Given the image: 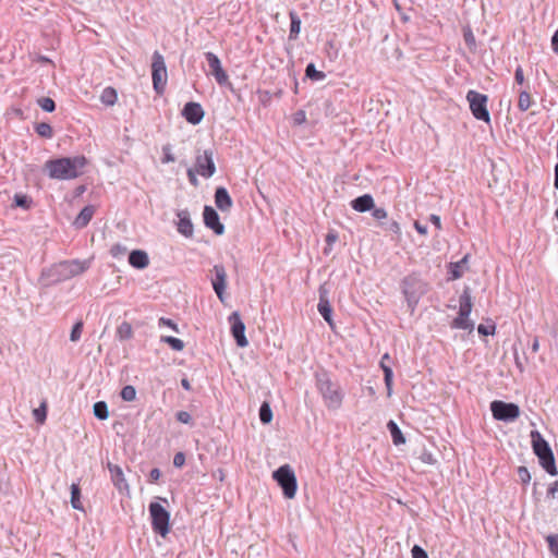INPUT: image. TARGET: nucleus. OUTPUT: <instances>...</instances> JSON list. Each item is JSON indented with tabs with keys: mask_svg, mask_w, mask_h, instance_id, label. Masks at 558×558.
<instances>
[{
	"mask_svg": "<svg viewBox=\"0 0 558 558\" xmlns=\"http://www.w3.org/2000/svg\"><path fill=\"white\" fill-rule=\"evenodd\" d=\"M87 159L84 156L61 157L46 161L45 169L54 180H73L83 174Z\"/></svg>",
	"mask_w": 558,
	"mask_h": 558,
	"instance_id": "1",
	"label": "nucleus"
},
{
	"mask_svg": "<svg viewBox=\"0 0 558 558\" xmlns=\"http://www.w3.org/2000/svg\"><path fill=\"white\" fill-rule=\"evenodd\" d=\"M90 266L89 260H63L44 269L40 280L45 286H52L83 274Z\"/></svg>",
	"mask_w": 558,
	"mask_h": 558,
	"instance_id": "2",
	"label": "nucleus"
},
{
	"mask_svg": "<svg viewBox=\"0 0 558 558\" xmlns=\"http://www.w3.org/2000/svg\"><path fill=\"white\" fill-rule=\"evenodd\" d=\"M316 387L328 409L337 410L341 407L343 392L337 383H333L327 373L316 374Z\"/></svg>",
	"mask_w": 558,
	"mask_h": 558,
	"instance_id": "3",
	"label": "nucleus"
},
{
	"mask_svg": "<svg viewBox=\"0 0 558 558\" xmlns=\"http://www.w3.org/2000/svg\"><path fill=\"white\" fill-rule=\"evenodd\" d=\"M531 442L533 451L538 458L539 464L546 470L547 473L550 475H556L557 468L555 458L548 442L536 430L531 432Z\"/></svg>",
	"mask_w": 558,
	"mask_h": 558,
	"instance_id": "4",
	"label": "nucleus"
},
{
	"mask_svg": "<svg viewBox=\"0 0 558 558\" xmlns=\"http://www.w3.org/2000/svg\"><path fill=\"white\" fill-rule=\"evenodd\" d=\"M402 292L407 299L408 306L414 311L420 298L426 292L425 283L415 275L407 276L401 283Z\"/></svg>",
	"mask_w": 558,
	"mask_h": 558,
	"instance_id": "5",
	"label": "nucleus"
},
{
	"mask_svg": "<svg viewBox=\"0 0 558 558\" xmlns=\"http://www.w3.org/2000/svg\"><path fill=\"white\" fill-rule=\"evenodd\" d=\"M272 477L278 483V485L281 487L283 496L286 498L292 499L295 497L298 482H296L294 471L292 470V468L289 464L279 466L272 473Z\"/></svg>",
	"mask_w": 558,
	"mask_h": 558,
	"instance_id": "6",
	"label": "nucleus"
},
{
	"mask_svg": "<svg viewBox=\"0 0 558 558\" xmlns=\"http://www.w3.org/2000/svg\"><path fill=\"white\" fill-rule=\"evenodd\" d=\"M151 78L154 90L158 95H162L166 89L168 73L165 59L158 51L153 54Z\"/></svg>",
	"mask_w": 558,
	"mask_h": 558,
	"instance_id": "7",
	"label": "nucleus"
},
{
	"mask_svg": "<svg viewBox=\"0 0 558 558\" xmlns=\"http://www.w3.org/2000/svg\"><path fill=\"white\" fill-rule=\"evenodd\" d=\"M149 514L154 532L165 537L169 533L170 513L159 502H150Z\"/></svg>",
	"mask_w": 558,
	"mask_h": 558,
	"instance_id": "8",
	"label": "nucleus"
},
{
	"mask_svg": "<svg viewBox=\"0 0 558 558\" xmlns=\"http://www.w3.org/2000/svg\"><path fill=\"white\" fill-rule=\"evenodd\" d=\"M466 100L470 105V110L475 119L489 122L490 117L487 110L488 97L485 94L476 90H469L466 94Z\"/></svg>",
	"mask_w": 558,
	"mask_h": 558,
	"instance_id": "9",
	"label": "nucleus"
},
{
	"mask_svg": "<svg viewBox=\"0 0 558 558\" xmlns=\"http://www.w3.org/2000/svg\"><path fill=\"white\" fill-rule=\"evenodd\" d=\"M490 411L495 420L502 422H513L520 416L519 405L500 400L490 403Z\"/></svg>",
	"mask_w": 558,
	"mask_h": 558,
	"instance_id": "10",
	"label": "nucleus"
},
{
	"mask_svg": "<svg viewBox=\"0 0 558 558\" xmlns=\"http://www.w3.org/2000/svg\"><path fill=\"white\" fill-rule=\"evenodd\" d=\"M196 172L205 179L213 177L216 172L214 162V154L206 149L203 154H198L195 158Z\"/></svg>",
	"mask_w": 558,
	"mask_h": 558,
	"instance_id": "11",
	"label": "nucleus"
},
{
	"mask_svg": "<svg viewBox=\"0 0 558 558\" xmlns=\"http://www.w3.org/2000/svg\"><path fill=\"white\" fill-rule=\"evenodd\" d=\"M228 322L231 326V333L235 340V343L240 348H245L248 344V341L245 337V325L239 312L231 313L228 317Z\"/></svg>",
	"mask_w": 558,
	"mask_h": 558,
	"instance_id": "12",
	"label": "nucleus"
},
{
	"mask_svg": "<svg viewBox=\"0 0 558 558\" xmlns=\"http://www.w3.org/2000/svg\"><path fill=\"white\" fill-rule=\"evenodd\" d=\"M205 58L210 70V74L215 77L216 82L220 86L229 84V76L223 70L220 59L210 51L205 52Z\"/></svg>",
	"mask_w": 558,
	"mask_h": 558,
	"instance_id": "13",
	"label": "nucleus"
},
{
	"mask_svg": "<svg viewBox=\"0 0 558 558\" xmlns=\"http://www.w3.org/2000/svg\"><path fill=\"white\" fill-rule=\"evenodd\" d=\"M214 278H211V284L218 299L223 301L225 291L227 288V272L222 265H215L213 268Z\"/></svg>",
	"mask_w": 558,
	"mask_h": 558,
	"instance_id": "14",
	"label": "nucleus"
},
{
	"mask_svg": "<svg viewBox=\"0 0 558 558\" xmlns=\"http://www.w3.org/2000/svg\"><path fill=\"white\" fill-rule=\"evenodd\" d=\"M107 468L110 472L111 482L114 485V487L122 494L123 493L129 494L130 487L124 477V473H123L122 469L119 465L113 464L111 462L107 463Z\"/></svg>",
	"mask_w": 558,
	"mask_h": 558,
	"instance_id": "15",
	"label": "nucleus"
},
{
	"mask_svg": "<svg viewBox=\"0 0 558 558\" xmlns=\"http://www.w3.org/2000/svg\"><path fill=\"white\" fill-rule=\"evenodd\" d=\"M203 217L205 226L216 234L221 235L225 232V226L220 222L219 215L213 207L205 206Z\"/></svg>",
	"mask_w": 558,
	"mask_h": 558,
	"instance_id": "16",
	"label": "nucleus"
},
{
	"mask_svg": "<svg viewBox=\"0 0 558 558\" xmlns=\"http://www.w3.org/2000/svg\"><path fill=\"white\" fill-rule=\"evenodd\" d=\"M204 114L205 112L198 102H187L182 110L184 119L193 125L201 123Z\"/></svg>",
	"mask_w": 558,
	"mask_h": 558,
	"instance_id": "17",
	"label": "nucleus"
},
{
	"mask_svg": "<svg viewBox=\"0 0 558 558\" xmlns=\"http://www.w3.org/2000/svg\"><path fill=\"white\" fill-rule=\"evenodd\" d=\"M177 230L185 238H192L194 228L187 209H181L177 213Z\"/></svg>",
	"mask_w": 558,
	"mask_h": 558,
	"instance_id": "18",
	"label": "nucleus"
},
{
	"mask_svg": "<svg viewBox=\"0 0 558 558\" xmlns=\"http://www.w3.org/2000/svg\"><path fill=\"white\" fill-rule=\"evenodd\" d=\"M317 310L319 314L323 316V318L328 323L330 327H333L332 323V308L330 305V302L327 298L326 291L320 288L319 290V302L317 305Z\"/></svg>",
	"mask_w": 558,
	"mask_h": 558,
	"instance_id": "19",
	"label": "nucleus"
},
{
	"mask_svg": "<svg viewBox=\"0 0 558 558\" xmlns=\"http://www.w3.org/2000/svg\"><path fill=\"white\" fill-rule=\"evenodd\" d=\"M215 204L221 211H227L232 207V198L223 186H219L215 192Z\"/></svg>",
	"mask_w": 558,
	"mask_h": 558,
	"instance_id": "20",
	"label": "nucleus"
},
{
	"mask_svg": "<svg viewBox=\"0 0 558 558\" xmlns=\"http://www.w3.org/2000/svg\"><path fill=\"white\" fill-rule=\"evenodd\" d=\"M129 263L136 269H144L149 264V258L146 252L142 250H134L129 255Z\"/></svg>",
	"mask_w": 558,
	"mask_h": 558,
	"instance_id": "21",
	"label": "nucleus"
},
{
	"mask_svg": "<svg viewBox=\"0 0 558 558\" xmlns=\"http://www.w3.org/2000/svg\"><path fill=\"white\" fill-rule=\"evenodd\" d=\"M351 207L359 213H366L374 208V198L369 194H364L351 202Z\"/></svg>",
	"mask_w": 558,
	"mask_h": 558,
	"instance_id": "22",
	"label": "nucleus"
},
{
	"mask_svg": "<svg viewBox=\"0 0 558 558\" xmlns=\"http://www.w3.org/2000/svg\"><path fill=\"white\" fill-rule=\"evenodd\" d=\"M95 214V207L93 205L85 206L80 214L76 216L73 225L76 229L85 228L92 220Z\"/></svg>",
	"mask_w": 558,
	"mask_h": 558,
	"instance_id": "23",
	"label": "nucleus"
},
{
	"mask_svg": "<svg viewBox=\"0 0 558 558\" xmlns=\"http://www.w3.org/2000/svg\"><path fill=\"white\" fill-rule=\"evenodd\" d=\"M472 311V298L469 290H464L459 299L460 316L469 317Z\"/></svg>",
	"mask_w": 558,
	"mask_h": 558,
	"instance_id": "24",
	"label": "nucleus"
},
{
	"mask_svg": "<svg viewBox=\"0 0 558 558\" xmlns=\"http://www.w3.org/2000/svg\"><path fill=\"white\" fill-rule=\"evenodd\" d=\"M389 356L388 354H385L381 359V362H380V366L383 368V372H384V380H385V385L387 387V395L388 396H391L392 393V378H393V372L391 369V367L387 366L384 361L385 360H388Z\"/></svg>",
	"mask_w": 558,
	"mask_h": 558,
	"instance_id": "25",
	"label": "nucleus"
},
{
	"mask_svg": "<svg viewBox=\"0 0 558 558\" xmlns=\"http://www.w3.org/2000/svg\"><path fill=\"white\" fill-rule=\"evenodd\" d=\"M387 428L390 432V435H391V438H392V442L396 446H399V445H402V444L405 442V438H404L401 429L399 428V426L397 425V423L395 421L390 420L387 423Z\"/></svg>",
	"mask_w": 558,
	"mask_h": 558,
	"instance_id": "26",
	"label": "nucleus"
},
{
	"mask_svg": "<svg viewBox=\"0 0 558 558\" xmlns=\"http://www.w3.org/2000/svg\"><path fill=\"white\" fill-rule=\"evenodd\" d=\"M289 16H290V21H291L289 38L296 39L300 34V31H301V20L294 11H291L289 13Z\"/></svg>",
	"mask_w": 558,
	"mask_h": 558,
	"instance_id": "27",
	"label": "nucleus"
},
{
	"mask_svg": "<svg viewBox=\"0 0 558 558\" xmlns=\"http://www.w3.org/2000/svg\"><path fill=\"white\" fill-rule=\"evenodd\" d=\"M118 100V95L114 88L106 87L101 92L100 101L106 106H113Z\"/></svg>",
	"mask_w": 558,
	"mask_h": 558,
	"instance_id": "28",
	"label": "nucleus"
},
{
	"mask_svg": "<svg viewBox=\"0 0 558 558\" xmlns=\"http://www.w3.org/2000/svg\"><path fill=\"white\" fill-rule=\"evenodd\" d=\"M468 256H464L460 262L450 264L451 279H459L463 276Z\"/></svg>",
	"mask_w": 558,
	"mask_h": 558,
	"instance_id": "29",
	"label": "nucleus"
},
{
	"mask_svg": "<svg viewBox=\"0 0 558 558\" xmlns=\"http://www.w3.org/2000/svg\"><path fill=\"white\" fill-rule=\"evenodd\" d=\"M71 505L76 510H84L83 504L81 502V488L76 483L71 485Z\"/></svg>",
	"mask_w": 558,
	"mask_h": 558,
	"instance_id": "30",
	"label": "nucleus"
},
{
	"mask_svg": "<svg viewBox=\"0 0 558 558\" xmlns=\"http://www.w3.org/2000/svg\"><path fill=\"white\" fill-rule=\"evenodd\" d=\"M452 327L463 330H473L474 324L469 319V317L460 316L456 317L452 322Z\"/></svg>",
	"mask_w": 558,
	"mask_h": 558,
	"instance_id": "31",
	"label": "nucleus"
},
{
	"mask_svg": "<svg viewBox=\"0 0 558 558\" xmlns=\"http://www.w3.org/2000/svg\"><path fill=\"white\" fill-rule=\"evenodd\" d=\"M94 415L98 420H106L109 416L108 407L105 401H98L93 407Z\"/></svg>",
	"mask_w": 558,
	"mask_h": 558,
	"instance_id": "32",
	"label": "nucleus"
},
{
	"mask_svg": "<svg viewBox=\"0 0 558 558\" xmlns=\"http://www.w3.org/2000/svg\"><path fill=\"white\" fill-rule=\"evenodd\" d=\"M160 341L170 345L174 351H182L184 349V342L172 336H161Z\"/></svg>",
	"mask_w": 558,
	"mask_h": 558,
	"instance_id": "33",
	"label": "nucleus"
},
{
	"mask_svg": "<svg viewBox=\"0 0 558 558\" xmlns=\"http://www.w3.org/2000/svg\"><path fill=\"white\" fill-rule=\"evenodd\" d=\"M35 131L39 136L45 138H51L53 135L51 125L46 122L37 123L35 126Z\"/></svg>",
	"mask_w": 558,
	"mask_h": 558,
	"instance_id": "34",
	"label": "nucleus"
},
{
	"mask_svg": "<svg viewBox=\"0 0 558 558\" xmlns=\"http://www.w3.org/2000/svg\"><path fill=\"white\" fill-rule=\"evenodd\" d=\"M117 335L119 339L126 340L132 338L133 336V329L131 324L123 322L117 329Z\"/></svg>",
	"mask_w": 558,
	"mask_h": 558,
	"instance_id": "35",
	"label": "nucleus"
},
{
	"mask_svg": "<svg viewBox=\"0 0 558 558\" xmlns=\"http://www.w3.org/2000/svg\"><path fill=\"white\" fill-rule=\"evenodd\" d=\"M259 420L263 424H268L272 420V411L267 402H264L259 408Z\"/></svg>",
	"mask_w": 558,
	"mask_h": 558,
	"instance_id": "36",
	"label": "nucleus"
},
{
	"mask_svg": "<svg viewBox=\"0 0 558 558\" xmlns=\"http://www.w3.org/2000/svg\"><path fill=\"white\" fill-rule=\"evenodd\" d=\"M463 39L465 45L471 51H475L476 49V40L475 36L471 29V27L466 26L463 28Z\"/></svg>",
	"mask_w": 558,
	"mask_h": 558,
	"instance_id": "37",
	"label": "nucleus"
},
{
	"mask_svg": "<svg viewBox=\"0 0 558 558\" xmlns=\"http://www.w3.org/2000/svg\"><path fill=\"white\" fill-rule=\"evenodd\" d=\"M305 74L308 78L314 81H322L326 77V74L324 72L316 70L314 63H310L306 65Z\"/></svg>",
	"mask_w": 558,
	"mask_h": 558,
	"instance_id": "38",
	"label": "nucleus"
},
{
	"mask_svg": "<svg viewBox=\"0 0 558 558\" xmlns=\"http://www.w3.org/2000/svg\"><path fill=\"white\" fill-rule=\"evenodd\" d=\"M120 396L124 401L131 402L136 398V390L133 386L126 385L122 388Z\"/></svg>",
	"mask_w": 558,
	"mask_h": 558,
	"instance_id": "39",
	"label": "nucleus"
},
{
	"mask_svg": "<svg viewBox=\"0 0 558 558\" xmlns=\"http://www.w3.org/2000/svg\"><path fill=\"white\" fill-rule=\"evenodd\" d=\"M37 102H38V106L44 111L52 112L56 109V104H54L53 99H51L49 97H41V98L38 99Z\"/></svg>",
	"mask_w": 558,
	"mask_h": 558,
	"instance_id": "40",
	"label": "nucleus"
},
{
	"mask_svg": "<svg viewBox=\"0 0 558 558\" xmlns=\"http://www.w3.org/2000/svg\"><path fill=\"white\" fill-rule=\"evenodd\" d=\"M33 415L36 422L43 424L47 417V407L46 403L43 402L37 409L33 411Z\"/></svg>",
	"mask_w": 558,
	"mask_h": 558,
	"instance_id": "41",
	"label": "nucleus"
},
{
	"mask_svg": "<svg viewBox=\"0 0 558 558\" xmlns=\"http://www.w3.org/2000/svg\"><path fill=\"white\" fill-rule=\"evenodd\" d=\"M82 331H83V323L82 322L75 323L71 330V333H70V340L72 342L78 341L81 339Z\"/></svg>",
	"mask_w": 558,
	"mask_h": 558,
	"instance_id": "42",
	"label": "nucleus"
},
{
	"mask_svg": "<svg viewBox=\"0 0 558 558\" xmlns=\"http://www.w3.org/2000/svg\"><path fill=\"white\" fill-rule=\"evenodd\" d=\"M547 543L551 554L558 558V534L547 536Z\"/></svg>",
	"mask_w": 558,
	"mask_h": 558,
	"instance_id": "43",
	"label": "nucleus"
},
{
	"mask_svg": "<svg viewBox=\"0 0 558 558\" xmlns=\"http://www.w3.org/2000/svg\"><path fill=\"white\" fill-rule=\"evenodd\" d=\"M125 253H126V247L121 244H114L110 248V254L114 258H120V257L124 256Z\"/></svg>",
	"mask_w": 558,
	"mask_h": 558,
	"instance_id": "44",
	"label": "nucleus"
},
{
	"mask_svg": "<svg viewBox=\"0 0 558 558\" xmlns=\"http://www.w3.org/2000/svg\"><path fill=\"white\" fill-rule=\"evenodd\" d=\"M162 153H163V157L161 159L162 163H169V162H173L175 160L174 155L171 151L170 145H165L162 147Z\"/></svg>",
	"mask_w": 558,
	"mask_h": 558,
	"instance_id": "45",
	"label": "nucleus"
},
{
	"mask_svg": "<svg viewBox=\"0 0 558 558\" xmlns=\"http://www.w3.org/2000/svg\"><path fill=\"white\" fill-rule=\"evenodd\" d=\"M14 202L16 206L22 208H28L29 206V199L27 198V196L22 194H15Z\"/></svg>",
	"mask_w": 558,
	"mask_h": 558,
	"instance_id": "46",
	"label": "nucleus"
},
{
	"mask_svg": "<svg viewBox=\"0 0 558 558\" xmlns=\"http://www.w3.org/2000/svg\"><path fill=\"white\" fill-rule=\"evenodd\" d=\"M175 416L180 423H183V424H192L193 423L191 414L186 411H179L175 414Z\"/></svg>",
	"mask_w": 558,
	"mask_h": 558,
	"instance_id": "47",
	"label": "nucleus"
},
{
	"mask_svg": "<svg viewBox=\"0 0 558 558\" xmlns=\"http://www.w3.org/2000/svg\"><path fill=\"white\" fill-rule=\"evenodd\" d=\"M420 459L422 460V462L426 463V464H435L436 463V459L434 457V454L429 451H426L424 450L421 456H420Z\"/></svg>",
	"mask_w": 558,
	"mask_h": 558,
	"instance_id": "48",
	"label": "nucleus"
},
{
	"mask_svg": "<svg viewBox=\"0 0 558 558\" xmlns=\"http://www.w3.org/2000/svg\"><path fill=\"white\" fill-rule=\"evenodd\" d=\"M478 333L483 336L493 335L495 332V326L494 325H478L477 327Z\"/></svg>",
	"mask_w": 558,
	"mask_h": 558,
	"instance_id": "49",
	"label": "nucleus"
},
{
	"mask_svg": "<svg viewBox=\"0 0 558 558\" xmlns=\"http://www.w3.org/2000/svg\"><path fill=\"white\" fill-rule=\"evenodd\" d=\"M306 121V113L303 110H299L293 114L294 124H303Z\"/></svg>",
	"mask_w": 558,
	"mask_h": 558,
	"instance_id": "50",
	"label": "nucleus"
},
{
	"mask_svg": "<svg viewBox=\"0 0 558 558\" xmlns=\"http://www.w3.org/2000/svg\"><path fill=\"white\" fill-rule=\"evenodd\" d=\"M185 463V454L183 452H177L173 457V465L175 468H182Z\"/></svg>",
	"mask_w": 558,
	"mask_h": 558,
	"instance_id": "51",
	"label": "nucleus"
},
{
	"mask_svg": "<svg viewBox=\"0 0 558 558\" xmlns=\"http://www.w3.org/2000/svg\"><path fill=\"white\" fill-rule=\"evenodd\" d=\"M372 216L377 219V220H381V219H385L387 218V211L385 208L383 207H379V208H373V211H372Z\"/></svg>",
	"mask_w": 558,
	"mask_h": 558,
	"instance_id": "52",
	"label": "nucleus"
},
{
	"mask_svg": "<svg viewBox=\"0 0 558 558\" xmlns=\"http://www.w3.org/2000/svg\"><path fill=\"white\" fill-rule=\"evenodd\" d=\"M412 556L413 558H428L426 551L417 545L412 548Z\"/></svg>",
	"mask_w": 558,
	"mask_h": 558,
	"instance_id": "53",
	"label": "nucleus"
},
{
	"mask_svg": "<svg viewBox=\"0 0 558 558\" xmlns=\"http://www.w3.org/2000/svg\"><path fill=\"white\" fill-rule=\"evenodd\" d=\"M196 169H192V168H189L187 171H186V174H187V178H189V181L190 183L193 185V186H197L198 185V180L196 178Z\"/></svg>",
	"mask_w": 558,
	"mask_h": 558,
	"instance_id": "54",
	"label": "nucleus"
},
{
	"mask_svg": "<svg viewBox=\"0 0 558 558\" xmlns=\"http://www.w3.org/2000/svg\"><path fill=\"white\" fill-rule=\"evenodd\" d=\"M158 324H159V326H162V325L168 326V327H170L171 329H173V330H174V331H177V332L179 331V330H178V326H177V324H174V323H173L171 319H169V318L160 317V318H159V320H158Z\"/></svg>",
	"mask_w": 558,
	"mask_h": 558,
	"instance_id": "55",
	"label": "nucleus"
},
{
	"mask_svg": "<svg viewBox=\"0 0 558 558\" xmlns=\"http://www.w3.org/2000/svg\"><path fill=\"white\" fill-rule=\"evenodd\" d=\"M386 230H388L392 233L399 234L401 229H400V225L393 220V221H390L387 223Z\"/></svg>",
	"mask_w": 558,
	"mask_h": 558,
	"instance_id": "56",
	"label": "nucleus"
},
{
	"mask_svg": "<svg viewBox=\"0 0 558 558\" xmlns=\"http://www.w3.org/2000/svg\"><path fill=\"white\" fill-rule=\"evenodd\" d=\"M548 496L551 498H558V481L554 482L548 488Z\"/></svg>",
	"mask_w": 558,
	"mask_h": 558,
	"instance_id": "57",
	"label": "nucleus"
},
{
	"mask_svg": "<svg viewBox=\"0 0 558 558\" xmlns=\"http://www.w3.org/2000/svg\"><path fill=\"white\" fill-rule=\"evenodd\" d=\"M429 221L436 227V229H438V230L441 229V220L438 215H435V214L430 215Z\"/></svg>",
	"mask_w": 558,
	"mask_h": 558,
	"instance_id": "58",
	"label": "nucleus"
},
{
	"mask_svg": "<svg viewBox=\"0 0 558 558\" xmlns=\"http://www.w3.org/2000/svg\"><path fill=\"white\" fill-rule=\"evenodd\" d=\"M414 228L415 230L422 234V235H426L427 234V227L426 225H422L420 221H415L414 222Z\"/></svg>",
	"mask_w": 558,
	"mask_h": 558,
	"instance_id": "59",
	"label": "nucleus"
},
{
	"mask_svg": "<svg viewBox=\"0 0 558 558\" xmlns=\"http://www.w3.org/2000/svg\"><path fill=\"white\" fill-rule=\"evenodd\" d=\"M160 475H161V472H160V470H159V469H157V468L151 469V470H150V472H149V478H150V481H153V482L158 481V480H159V477H160Z\"/></svg>",
	"mask_w": 558,
	"mask_h": 558,
	"instance_id": "60",
	"label": "nucleus"
},
{
	"mask_svg": "<svg viewBox=\"0 0 558 558\" xmlns=\"http://www.w3.org/2000/svg\"><path fill=\"white\" fill-rule=\"evenodd\" d=\"M515 81L518 84H523V69L518 66L515 70Z\"/></svg>",
	"mask_w": 558,
	"mask_h": 558,
	"instance_id": "61",
	"label": "nucleus"
},
{
	"mask_svg": "<svg viewBox=\"0 0 558 558\" xmlns=\"http://www.w3.org/2000/svg\"><path fill=\"white\" fill-rule=\"evenodd\" d=\"M551 45L555 52H558V29L555 32L551 38Z\"/></svg>",
	"mask_w": 558,
	"mask_h": 558,
	"instance_id": "62",
	"label": "nucleus"
},
{
	"mask_svg": "<svg viewBox=\"0 0 558 558\" xmlns=\"http://www.w3.org/2000/svg\"><path fill=\"white\" fill-rule=\"evenodd\" d=\"M181 386H182L185 390H187V391H190V390L192 389L191 384H190V381H189V379H187V378H182V379H181Z\"/></svg>",
	"mask_w": 558,
	"mask_h": 558,
	"instance_id": "63",
	"label": "nucleus"
},
{
	"mask_svg": "<svg viewBox=\"0 0 558 558\" xmlns=\"http://www.w3.org/2000/svg\"><path fill=\"white\" fill-rule=\"evenodd\" d=\"M554 185L558 190V163L555 167V182H554Z\"/></svg>",
	"mask_w": 558,
	"mask_h": 558,
	"instance_id": "64",
	"label": "nucleus"
}]
</instances>
